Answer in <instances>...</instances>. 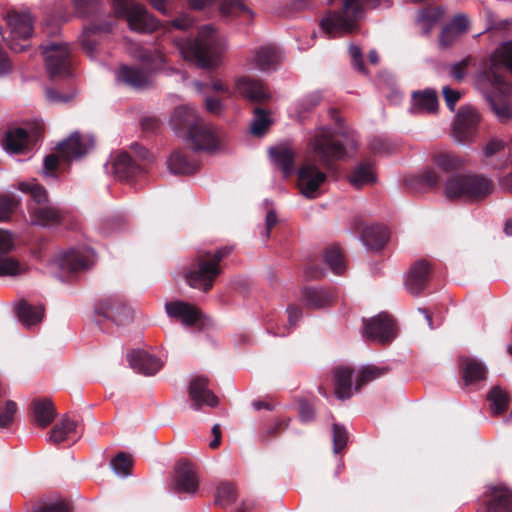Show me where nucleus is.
<instances>
[{"mask_svg": "<svg viewBox=\"0 0 512 512\" xmlns=\"http://www.w3.org/2000/svg\"><path fill=\"white\" fill-rule=\"evenodd\" d=\"M70 506L64 500L42 501L34 507V512H69Z\"/></svg>", "mask_w": 512, "mask_h": 512, "instance_id": "obj_54", "label": "nucleus"}, {"mask_svg": "<svg viewBox=\"0 0 512 512\" xmlns=\"http://www.w3.org/2000/svg\"><path fill=\"white\" fill-rule=\"evenodd\" d=\"M387 369L375 365H367L363 367L356 380V390H359L363 385L385 375Z\"/></svg>", "mask_w": 512, "mask_h": 512, "instance_id": "obj_48", "label": "nucleus"}, {"mask_svg": "<svg viewBox=\"0 0 512 512\" xmlns=\"http://www.w3.org/2000/svg\"><path fill=\"white\" fill-rule=\"evenodd\" d=\"M96 312L117 326L127 325L134 318L133 309L119 295H112L99 301Z\"/></svg>", "mask_w": 512, "mask_h": 512, "instance_id": "obj_12", "label": "nucleus"}, {"mask_svg": "<svg viewBox=\"0 0 512 512\" xmlns=\"http://www.w3.org/2000/svg\"><path fill=\"white\" fill-rule=\"evenodd\" d=\"M199 486V478L194 466L188 461H179L175 469L174 489L177 492L194 494Z\"/></svg>", "mask_w": 512, "mask_h": 512, "instance_id": "obj_23", "label": "nucleus"}, {"mask_svg": "<svg viewBox=\"0 0 512 512\" xmlns=\"http://www.w3.org/2000/svg\"><path fill=\"white\" fill-rule=\"evenodd\" d=\"M18 189L24 193H27L31 197V201L28 203V212L31 207L42 206L51 203L48 198L46 189L37 183L35 180L28 182H20Z\"/></svg>", "mask_w": 512, "mask_h": 512, "instance_id": "obj_41", "label": "nucleus"}, {"mask_svg": "<svg viewBox=\"0 0 512 512\" xmlns=\"http://www.w3.org/2000/svg\"><path fill=\"white\" fill-rule=\"evenodd\" d=\"M352 373L353 370L349 367L334 369V389L337 398L345 400L352 396Z\"/></svg>", "mask_w": 512, "mask_h": 512, "instance_id": "obj_36", "label": "nucleus"}, {"mask_svg": "<svg viewBox=\"0 0 512 512\" xmlns=\"http://www.w3.org/2000/svg\"><path fill=\"white\" fill-rule=\"evenodd\" d=\"M136 159H133L127 152L118 154L113 160V169L115 175L121 180H130L146 171V165L143 163L149 156L148 150L139 144L131 146Z\"/></svg>", "mask_w": 512, "mask_h": 512, "instance_id": "obj_10", "label": "nucleus"}, {"mask_svg": "<svg viewBox=\"0 0 512 512\" xmlns=\"http://www.w3.org/2000/svg\"><path fill=\"white\" fill-rule=\"evenodd\" d=\"M15 248V239L12 233L0 229V277L18 276L26 272V268L15 258L3 255L10 253Z\"/></svg>", "mask_w": 512, "mask_h": 512, "instance_id": "obj_17", "label": "nucleus"}, {"mask_svg": "<svg viewBox=\"0 0 512 512\" xmlns=\"http://www.w3.org/2000/svg\"><path fill=\"white\" fill-rule=\"evenodd\" d=\"M187 140L194 150L213 151L220 144L217 130L212 125L206 124L201 118L187 132Z\"/></svg>", "mask_w": 512, "mask_h": 512, "instance_id": "obj_14", "label": "nucleus"}, {"mask_svg": "<svg viewBox=\"0 0 512 512\" xmlns=\"http://www.w3.org/2000/svg\"><path fill=\"white\" fill-rule=\"evenodd\" d=\"M3 146L10 154H24L31 149L30 136L23 128H11L6 132Z\"/></svg>", "mask_w": 512, "mask_h": 512, "instance_id": "obj_27", "label": "nucleus"}, {"mask_svg": "<svg viewBox=\"0 0 512 512\" xmlns=\"http://www.w3.org/2000/svg\"><path fill=\"white\" fill-rule=\"evenodd\" d=\"M469 24L470 22L467 15L460 13L455 15L447 26L454 29L460 35H463L469 29Z\"/></svg>", "mask_w": 512, "mask_h": 512, "instance_id": "obj_62", "label": "nucleus"}, {"mask_svg": "<svg viewBox=\"0 0 512 512\" xmlns=\"http://www.w3.org/2000/svg\"><path fill=\"white\" fill-rule=\"evenodd\" d=\"M326 179L327 175L313 162L305 161L298 171V187L301 194L311 199L318 197Z\"/></svg>", "mask_w": 512, "mask_h": 512, "instance_id": "obj_13", "label": "nucleus"}, {"mask_svg": "<svg viewBox=\"0 0 512 512\" xmlns=\"http://www.w3.org/2000/svg\"><path fill=\"white\" fill-rule=\"evenodd\" d=\"M479 121L480 115L475 108L471 106L460 108L453 123L452 136L454 140L458 143L470 141L475 135Z\"/></svg>", "mask_w": 512, "mask_h": 512, "instance_id": "obj_15", "label": "nucleus"}, {"mask_svg": "<svg viewBox=\"0 0 512 512\" xmlns=\"http://www.w3.org/2000/svg\"><path fill=\"white\" fill-rule=\"evenodd\" d=\"M66 215V211L52 203L31 207L29 212L31 224L41 227L60 225L65 220Z\"/></svg>", "mask_w": 512, "mask_h": 512, "instance_id": "obj_20", "label": "nucleus"}, {"mask_svg": "<svg viewBox=\"0 0 512 512\" xmlns=\"http://www.w3.org/2000/svg\"><path fill=\"white\" fill-rule=\"evenodd\" d=\"M77 422L65 416L51 430L49 441L60 444L70 439L72 434L76 433Z\"/></svg>", "mask_w": 512, "mask_h": 512, "instance_id": "obj_43", "label": "nucleus"}, {"mask_svg": "<svg viewBox=\"0 0 512 512\" xmlns=\"http://www.w3.org/2000/svg\"><path fill=\"white\" fill-rule=\"evenodd\" d=\"M7 29L2 33L3 39L14 52H22L28 47L33 31V20L28 12H9Z\"/></svg>", "mask_w": 512, "mask_h": 512, "instance_id": "obj_7", "label": "nucleus"}, {"mask_svg": "<svg viewBox=\"0 0 512 512\" xmlns=\"http://www.w3.org/2000/svg\"><path fill=\"white\" fill-rule=\"evenodd\" d=\"M17 412V404L12 400H7L3 406H0V429L9 427Z\"/></svg>", "mask_w": 512, "mask_h": 512, "instance_id": "obj_55", "label": "nucleus"}, {"mask_svg": "<svg viewBox=\"0 0 512 512\" xmlns=\"http://www.w3.org/2000/svg\"><path fill=\"white\" fill-rule=\"evenodd\" d=\"M434 163L446 172L460 170L466 165V160L454 153H440L434 156Z\"/></svg>", "mask_w": 512, "mask_h": 512, "instance_id": "obj_47", "label": "nucleus"}, {"mask_svg": "<svg viewBox=\"0 0 512 512\" xmlns=\"http://www.w3.org/2000/svg\"><path fill=\"white\" fill-rule=\"evenodd\" d=\"M40 47L49 76L52 79L67 77L71 63L69 46L62 41H51Z\"/></svg>", "mask_w": 512, "mask_h": 512, "instance_id": "obj_8", "label": "nucleus"}, {"mask_svg": "<svg viewBox=\"0 0 512 512\" xmlns=\"http://www.w3.org/2000/svg\"><path fill=\"white\" fill-rule=\"evenodd\" d=\"M270 124L271 120L267 113L262 108H255L254 118L251 123V133L253 135L261 136L265 133Z\"/></svg>", "mask_w": 512, "mask_h": 512, "instance_id": "obj_50", "label": "nucleus"}, {"mask_svg": "<svg viewBox=\"0 0 512 512\" xmlns=\"http://www.w3.org/2000/svg\"><path fill=\"white\" fill-rule=\"evenodd\" d=\"M348 432L344 426L333 424V450L339 453L347 444Z\"/></svg>", "mask_w": 512, "mask_h": 512, "instance_id": "obj_58", "label": "nucleus"}, {"mask_svg": "<svg viewBox=\"0 0 512 512\" xmlns=\"http://www.w3.org/2000/svg\"><path fill=\"white\" fill-rule=\"evenodd\" d=\"M165 311L170 318L180 321L186 327L194 326L202 320V312L184 301L167 302Z\"/></svg>", "mask_w": 512, "mask_h": 512, "instance_id": "obj_22", "label": "nucleus"}, {"mask_svg": "<svg viewBox=\"0 0 512 512\" xmlns=\"http://www.w3.org/2000/svg\"><path fill=\"white\" fill-rule=\"evenodd\" d=\"M94 145V139L89 135L72 133L66 140L57 145L59 156L64 160L77 159L88 153Z\"/></svg>", "mask_w": 512, "mask_h": 512, "instance_id": "obj_18", "label": "nucleus"}, {"mask_svg": "<svg viewBox=\"0 0 512 512\" xmlns=\"http://www.w3.org/2000/svg\"><path fill=\"white\" fill-rule=\"evenodd\" d=\"M200 119L194 107L190 105L179 106L174 109L171 116V124L174 130L186 129L189 132L190 128Z\"/></svg>", "mask_w": 512, "mask_h": 512, "instance_id": "obj_38", "label": "nucleus"}, {"mask_svg": "<svg viewBox=\"0 0 512 512\" xmlns=\"http://www.w3.org/2000/svg\"><path fill=\"white\" fill-rule=\"evenodd\" d=\"M512 72V41L503 43L493 54L490 67L485 71V77L491 84L493 92L486 99L501 121L512 118V107L507 98L510 85L505 79L506 70Z\"/></svg>", "mask_w": 512, "mask_h": 512, "instance_id": "obj_1", "label": "nucleus"}, {"mask_svg": "<svg viewBox=\"0 0 512 512\" xmlns=\"http://www.w3.org/2000/svg\"><path fill=\"white\" fill-rule=\"evenodd\" d=\"M167 166L171 173L180 175L193 174L199 169V163L182 151H174L167 160Z\"/></svg>", "mask_w": 512, "mask_h": 512, "instance_id": "obj_34", "label": "nucleus"}, {"mask_svg": "<svg viewBox=\"0 0 512 512\" xmlns=\"http://www.w3.org/2000/svg\"><path fill=\"white\" fill-rule=\"evenodd\" d=\"M33 420L39 427H47L50 425L55 416L56 411L53 403L49 399H38L31 404Z\"/></svg>", "mask_w": 512, "mask_h": 512, "instance_id": "obj_35", "label": "nucleus"}, {"mask_svg": "<svg viewBox=\"0 0 512 512\" xmlns=\"http://www.w3.org/2000/svg\"><path fill=\"white\" fill-rule=\"evenodd\" d=\"M487 400L490 402L492 414L500 415L507 410L510 403V395L506 390L495 386L489 391Z\"/></svg>", "mask_w": 512, "mask_h": 512, "instance_id": "obj_45", "label": "nucleus"}, {"mask_svg": "<svg viewBox=\"0 0 512 512\" xmlns=\"http://www.w3.org/2000/svg\"><path fill=\"white\" fill-rule=\"evenodd\" d=\"M389 239L387 227L372 225L367 227L362 234L364 244L371 250H380Z\"/></svg>", "mask_w": 512, "mask_h": 512, "instance_id": "obj_40", "label": "nucleus"}, {"mask_svg": "<svg viewBox=\"0 0 512 512\" xmlns=\"http://www.w3.org/2000/svg\"><path fill=\"white\" fill-rule=\"evenodd\" d=\"M322 100L323 96L321 92H312L300 100V102L298 103V112L300 114L310 112L314 108H316L322 102Z\"/></svg>", "mask_w": 512, "mask_h": 512, "instance_id": "obj_56", "label": "nucleus"}, {"mask_svg": "<svg viewBox=\"0 0 512 512\" xmlns=\"http://www.w3.org/2000/svg\"><path fill=\"white\" fill-rule=\"evenodd\" d=\"M438 108L437 93L433 89L414 92L410 112L415 114L432 113Z\"/></svg>", "mask_w": 512, "mask_h": 512, "instance_id": "obj_30", "label": "nucleus"}, {"mask_svg": "<svg viewBox=\"0 0 512 512\" xmlns=\"http://www.w3.org/2000/svg\"><path fill=\"white\" fill-rule=\"evenodd\" d=\"M431 275L430 264L426 260L416 261L405 278V287L412 295H420L426 288Z\"/></svg>", "mask_w": 512, "mask_h": 512, "instance_id": "obj_21", "label": "nucleus"}, {"mask_svg": "<svg viewBox=\"0 0 512 512\" xmlns=\"http://www.w3.org/2000/svg\"><path fill=\"white\" fill-rule=\"evenodd\" d=\"M274 164L283 172L284 177L290 176L294 171L295 152L286 145H279L270 149Z\"/></svg>", "mask_w": 512, "mask_h": 512, "instance_id": "obj_33", "label": "nucleus"}, {"mask_svg": "<svg viewBox=\"0 0 512 512\" xmlns=\"http://www.w3.org/2000/svg\"><path fill=\"white\" fill-rule=\"evenodd\" d=\"M16 313L22 325L31 328L42 321L44 308L41 305L33 306L26 301H21L16 306Z\"/></svg>", "mask_w": 512, "mask_h": 512, "instance_id": "obj_37", "label": "nucleus"}, {"mask_svg": "<svg viewBox=\"0 0 512 512\" xmlns=\"http://www.w3.org/2000/svg\"><path fill=\"white\" fill-rule=\"evenodd\" d=\"M444 15L442 7H428L422 9L418 16V24L420 25L423 34H429L430 31L436 26Z\"/></svg>", "mask_w": 512, "mask_h": 512, "instance_id": "obj_44", "label": "nucleus"}, {"mask_svg": "<svg viewBox=\"0 0 512 512\" xmlns=\"http://www.w3.org/2000/svg\"><path fill=\"white\" fill-rule=\"evenodd\" d=\"M175 45L185 60L200 68H214L220 63L225 43L211 25H204L195 40L176 39Z\"/></svg>", "mask_w": 512, "mask_h": 512, "instance_id": "obj_2", "label": "nucleus"}, {"mask_svg": "<svg viewBox=\"0 0 512 512\" xmlns=\"http://www.w3.org/2000/svg\"><path fill=\"white\" fill-rule=\"evenodd\" d=\"M116 79L132 88L143 89L150 85L149 74L141 68L123 65L119 68Z\"/></svg>", "mask_w": 512, "mask_h": 512, "instance_id": "obj_28", "label": "nucleus"}, {"mask_svg": "<svg viewBox=\"0 0 512 512\" xmlns=\"http://www.w3.org/2000/svg\"><path fill=\"white\" fill-rule=\"evenodd\" d=\"M233 93H237L241 97L253 102L269 98V93L265 85L260 80L247 76H241L235 79Z\"/></svg>", "mask_w": 512, "mask_h": 512, "instance_id": "obj_24", "label": "nucleus"}, {"mask_svg": "<svg viewBox=\"0 0 512 512\" xmlns=\"http://www.w3.org/2000/svg\"><path fill=\"white\" fill-rule=\"evenodd\" d=\"M304 304L311 309L329 306L334 301V294L322 287H306L302 291Z\"/></svg>", "mask_w": 512, "mask_h": 512, "instance_id": "obj_31", "label": "nucleus"}, {"mask_svg": "<svg viewBox=\"0 0 512 512\" xmlns=\"http://www.w3.org/2000/svg\"><path fill=\"white\" fill-rule=\"evenodd\" d=\"M348 148L354 150L355 141L345 143L327 127L316 128L307 144L308 152L325 167H330L334 161L343 159L348 153Z\"/></svg>", "mask_w": 512, "mask_h": 512, "instance_id": "obj_4", "label": "nucleus"}, {"mask_svg": "<svg viewBox=\"0 0 512 512\" xmlns=\"http://www.w3.org/2000/svg\"><path fill=\"white\" fill-rule=\"evenodd\" d=\"M324 260L334 274L342 275L345 272L346 261L338 246H329L325 250Z\"/></svg>", "mask_w": 512, "mask_h": 512, "instance_id": "obj_46", "label": "nucleus"}, {"mask_svg": "<svg viewBox=\"0 0 512 512\" xmlns=\"http://www.w3.org/2000/svg\"><path fill=\"white\" fill-rule=\"evenodd\" d=\"M494 189V181L480 173L454 174L444 183V195L448 199L469 203L486 200Z\"/></svg>", "mask_w": 512, "mask_h": 512, "instance_id": "obj_3", "label": "nucleus"}, {"mask_svg": "<svg viewBox=\"0 0 512 512\" xmlns=\"http://www.w3.org/2000/svg\"><path fill=\"white\" fill-rule=\"evenodd\" d=\"M343 12L331 11L320 22L322 31L334 38L352 33L360 18V0H342Z\"/></svg>", "mask_w": 512, "mask_h": 512, "instance_id": "obj_5", "label": "nucleus"}, {"mask_svg": "<svg viewBox=\"0 0 512 512\" xmlns=\"http://www.w3.org/2000/svg\"><path fill=\"white\" fill-rule=\"evenodd\" d=\"M349 53L352 58L353 67L361 73H366L363 59H362V51L358 46L350 45Z\"/></svg>", "mask_w": 512, "mask_h": 512, "instance_id": "obj_63", "label": "nucleus"}, {"mask_svg": "<svg viewBox=\"0 0 512 512\" xmlns=\"http://www.w3.org/2000/svg\"><path fill=\"white\" fill-rule=\"evenodd\" d=\"M127 360L131 368L145 375H154L162 367V363L158 358L142 350L129 352Z\"/></svg>", "mask_w": 512, "mask_h": 512, "instance_id": "obj_26", "label": "nucleus"}, {"mask_svg": "<svg viewBox=\"0 0 512 512\" xmlns=\"http://www.w3.org/2000/svg\"><path fill=\"white\" fill-rule=\"evenodd\" d=\"M363 323L362 335L366 340L379 344H389L396 338L395 322L386 313H380L370 319H364Z\"/></svg>", "mask_w": 512, "mask_h": 512, "instance_id": "obj_11", "label": "nucleus"}, {"mask_svg": "<svg viewBox=\"0 0 512 512\" xmlns=\"http://www.w3.org/2000/svg\"><path fill=\"white\" fill-rule=\"evenodd\" d=\"M237 497L236 488L232 483H222L217 489V502L221 505H230Z\"/></svg>", "mask_w": 512, "mask_h": 512, "instance_id": "obj_53", "label": "nucleus"}, {"mask_svg": "<svg viewBox=\"0 0 512 512\" xmlns=\"http://www.w3.org/2000/svg\"><path fill=\"white\" fill-rule=\"evenodd\" d=\"M46 98L50 103H68L75 98V92L69 93H60L58 90L54 88H46L45 90Z\"/></svg>", "mask_w": 512, "mask_h": 512, "instance_id": "obj_60", "label": "nucleus"}, {"mask_svg": "<svg viewBox=\"0 0 512 512\" xmlns=\"http://www.w3.org/2000/svg\"><path fill=\"white\" fill-rule=\"evenodd\" d=\"M189 398L192 408L201 409L203 406L214 408L218 405V397L209 389V379L205 376H196L190 381Z\"/></svg>", "mask_w": 512, "mask_h": 512, "instance_id": "obj_19", "label": "nucleus"}, {"mask_svg": "<svg viewBox=\"0 0 512 512\" xmlns=\"http://www.w3.org/2000/svg\"><path fill=\"white\" fill-rule=\"evenodd\" d=\"M351 185L357 189L373 184L376 181L372 163L364 161L359 163L349 176Z\"/></svg>", "mask_w": 512, "mask_h": 512, "instance_id": "obj_42", "label": "nucleus"}, {"mask_svg": "<svg viewBox=\"0 0 512 512\" xmlns=\"http://www.w3.org/2000/svg\"><path fill=\"white\" fill-rule=\"evenodd\" d=\"M486 512H512V491L503 486H491L487 490Z\"/></svg>", "mask_w": 512, "mask_h": 512, "instance_id": "obj_25", "label": "nucleus"}, {"mask_svg": "<svg viewBox=\"0 0 512 512\" xmlns=\"http://www.w3.org/2000/svg\"><path fill=\"white\" fill-rule=\"evenodd\" d=\"M460 35L454 29H451L447 25L442 28V31L439 36V44L442 48H447L452 46L455 42L459 40Z\"/></svg>", "mask_w": 512, "mask_h": 512, "instance_id": "obj_61", "label": "nucleus"}, {"mask_svg": "<svg viewBox=\"0 0 512 512\" xmlns=\"http://www.w3.org/2000/svg\"><path fill=\"white\" fill-rule=\"evenodd\" d=\"M220 10L223 15L227 16L241 13L251 14L244 0H222Z\"/></svg>", "mask_w": 512, "mask_h": 512, "instance_id": "obj_52", "label": "nucleus"}, {"mask_svg": "<svg viewBox=\"0 0 512 512\" xmlns=\"http://www.w3.org/2000/svg\"><path fill=\"white\" fill-rule=\"evenodd\" d=\"M75 12L81 17H89L99 11L101 0H72Z\"/></svg>", "mask_w": 512, "mask_h": 512, "instance_id": "obj_51", "label": "nucleus"}, {"mask_svg": "<svg viewBox=\"0 0 512 512\" xmlns=\"http://www.w3.org/2000/svg\"><path fill=\"white\" fill-rule=\"evenodd\" d=\"M221 272L220 265H217L205 253L199 254L195 263L187 271L186 280L191 287L207 292L213 287L214 280Z\"/></svg>", "mask_w": 512, "mask_h": 512, "instance_id": "obj_9", "label": "nucleus"}, {"mask_svg": "<svg viewBox=\"0 0 512 512\" xmlns=\"http://www.w3.org/2000/svg\"><path fill=\"white\" fill-rule=\"evenodd\" d=\"M468 63H469V58L463 59L459 62L454 63L450 67L451 76L454 79L461 81L466 75V69H467Z\"/></svg>", "mask_w": 512, "mask_h": 512, "instance_id": "obj_64", "label": "nucleus"}, {"mask_svg": "<svg viewBox=\"0 0 512 512\" xmlns=\"http://www.w3.org/2000/svg\"><path fill=\"white\" fill-rule=\"evenodd\" d=\"M18 202L11 196H0V222L10 218Z\"/></svg>", "mask_w": 512, "mask_h": 512, "instance_id": "obj_59", "label": "nucleus"}, {"mask_svg": "<svg viewBox=\"0 0 512 512\" xmlns=\"http://www.w3.org/2000/svg\"><path fill=\"white\" fill-rule=\"evenodd\" d=\"M113 8L119 17H125L131 30L150 33L159 26V21L147 8L132 0H113Z\"/></svg>", "mask_w": 512, "mask_h": 512, "instance_id": "obj_6", "label": "nucleus"}, {"mask_svg": "<svg viewBox=\"0 0 512 512\" xmlns=\"http://www.w3.org/2000/svg\"><path fill=\"white\" fill-rule=\"evenodd\" d=\"M459 362L466 386L486 379V367L481 361L468 356H461Z\"/></svg>", "mask_w": 512, "mask_h": 512, "instance_id": "obj_29", "label": "nucleus"}, {"mask_svg": "<svg viewBox=\"0 0 512 512\" xmlns=\"http://www.w3.org/2000/svg\"><path fill=\"white\" fill-rule=\"evenodd\" d=\"M440 175L434 168H426L424 169L419 175L414 177L412 182L410 183L411 186L419 184L426 188H435L440 183Z\"/></svg>", "mask_w": 512, "mask_h": 512, "instance_id": "obj_49", "label": "nucleus"}, {"mask_svg": "<svg viewBox=\"0 0 512 512\" xmlns=\"http://www.w3.org/2000/svg\"><path fill=\"white\" fill-rule=\"evenodd\" d=\"M111 465L117 474L128 475L132 460L128 454L120 452L111 460Z\"/></svg>", "mask_w": 512, "mask_h": 512, "instance_id": "obj_57", "label": "nucleus"}, {"mask_svg": "<svg viewBox=\"0 0 512 512\" xmlns=\"http://www.w3.org/2000/svg\"><path fill=\"white\" fill-rule=\"evenodd\" d=\"M282 59L281 52L275 46L260 47L254 55L255 66L262 71L275 70Z\"/></svg>", "mask_w": 512, "mask_h": 512, "instance_id": "obj_32", "label": "nucleus"}, {"mask_svg": "<svg viewBox=\"0 0 512 512\" xmlns=\"http://www.w3.org/2000/svg\"><path fill=\"white\" fill-rule=\"evenodd\" d=\"M111 29L112 24L110 22H104L100 25L92 24L84 29L81 36V44L88 55L93 56L97 50L98 34L107 33L111 31Z\"/></svg>", "mask_w": 512, "mask_h": 512, "instance_id": "obj_39", "label": "nucleus"}, {"mask_svg": "<svg viewBox=\"0 0 512 512\" xmlns=\"http://www.w3.org/2000/svg\"><path fill=\"white\" fill-rule=\"evenodd\" d=\"M95 259L94 251L90 248L71 249L61 254L57 260L63 273L71 274L89 269Z\"/></svg>", "mask_w": 512, "mask_h": 512, "instance_id": "obj_16", "label": "nucleus"}]
</instances>
